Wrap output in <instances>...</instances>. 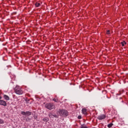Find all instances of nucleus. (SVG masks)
<instances>
[{"mask_svg": "<svg viewBox=\"0 0 128 128\" xmlns=\"http://www.w3.org/2000/svg\"><path fill=\"white\" fill-rule=\"evenodd\" d=\"M116 102L118 104H120V102H124V100H122L121 97H117Z\"/></svg>", "mask_w": 128, "mask_h": 128, "instance_id": "nucleus-5", "label": "nucleus"}, {"mask_svg": "<svg viewBox=\"0 0 128 128\" xmlns=\"http://www.w3.org/2000/svg\"><path fill=\"white\" fill-rule=\"evenodd\" d=\"M57 114L58 116H60L66 118V116H68V112L64 110H59L57 112Z\"/></svg>", "mask_w": 128, "mask_h": 128, "instance_id": "nucleus-1", "label": "nucleus"}, {"mask_svg": "<svg viewBox=\"0 0 128 128\" xmlns=\"http://www.w3.org/2000/svg\"><path fill=\"white\" fill-rule=\"evenodd\" d=\"M114 126V124L112 123L109 124L108 125V128H112Z\"/></svg>", "mask_w": 128, "mask_h": 128, "instance_id": "nucleus-13", "label": "nucleus"}, {"mask_svg": "<svg viewBox=\"0 0 128 128\" xmlns=\"http://www.w3.org/2000/svg\"><path fill=\"white\" fill-rule=\"evenodd\" d=\"M25 102H26V104H28V102H30V100H28L27 98L24 100Z\"/></svg>", "mask_w": 128, "mask_h": 128, "instance_id": "nucleus-19", "label": "nucleus"}, {"mask_svg": "<svg viewBox=\"0 0 128 128\" xmlns=\"http://www.w3.org/2000/svg\"><path fill=\"white\" fill-rule=\"evenodd\" d=\"M110 34V30H108L106 31V34Z\"/></svg>", "mask_w": 128, "mask_h": 128, "instance_id": "nucleus-22", "label": "nucleus"}, {"mask_svg": "<svg viewBox=\"0 0 128 128\" xmlns=\"http://www.w3.org/2000/svg\"><path fill=\"white\" fill-rule=\"evenodd\" d=\"M36 6V8H38V6H40V4L36 2L35 4Z\"/></svg>", "mask_w": 128, "mask_h": 128, "instance_id": "nucleus-14", "label": "nucleus"}, {"mask_svg": "<svg viewBox=\"0 0 128 128\" xmlns=\"http://www.w3.org/2000/svg\"><path fill=\"white\" fill-rule=\"evenodd\" d=\"M43 122H48L50 120V118L48 117H45L42 119Z\"/></svg>", "mask_w": 128, "mask_h": 128, "instance_id": "nucleus-10", "label": "nucleus"}, {"mask_svg": "<svg viewBox=\"0 0 128 128\" xmlns=\"http://www.w3.org/2000/svg\"><path fill=\"white\" fill-rule=\"evenodd\" d=\"M52 116H54V118H58V116L56 115V114H52Z\"/></svg>", "mask_w": 128, "mask_h": 128, "instance_id": "nucleus-15", "label": "nucleus"}, {"mask_svg": "<svg viewBox=\"0 0 128 128\" xmlns=\"http://www.w3.org/2000/svg\"><path fill=\"white\" fill-rule=\"evenodd\" d=\"M0 105L3 106H6V102L4 100H0Z\"/></svg>", "mask_w": 128, "mask_h": 128, "instance_id": "nucleus-7", "label": "nucleus"}, {"mask_svg": "<svg viewBox=\"0 0 128 128\" xmlns=\"http://www.w3.org/2000/svg\"><path fill=\"white\" fill-rule=\"evenodd\" d=\"M106 118V115L102 114V115L98 116L97 118H98V120H104V118Z\"/></svg>", "mask_w": 128, "mask_h": 128, "instance_id": "nucleus-6", "label": "nucleus"}, {"mask_svg": "<svg viewBox=\"0 0 128 128\" xmlns=\"http://www.w3.org/2000/svg\"><path fill=\"white\" fill-rule=\"evenodd\" d=\"M108 98V96H106V94H102V98Z\"/></svg>", "mask_w": 128, "mask_h": 128, "instance_id": "nucleus-16", "label": "nucleus"}, {"mask_svg": "<svg viewBox=\"0 0 128 128\" xmlns=\"http://www.w3.org/2000/svg\"><path fill=\"white\" fill-rule=\"evenodd\" d=\"M48 116H49V118H54V117H52V112H50V113H49V114H48Z\"/></svg>", "mask_w": 128, "mask_h": 128, "instance_id": "nucleus-11", "label": "nucleus"}, {"mask_svg": "<svg viewBox=\"0 0 128 128\" xmlns=\"http://www.w3.org/2000/svg\"><path fill=\"white\" fill-rule=\"evenodd\" d=\"M14 92L16 94H22V90L20 88V86H16L15 88H14Z\"/></svg>", "mask_w": 128, "mask_h": 128, "instance_id": "nucleus-2", "label": "nucleus"}, {"mask_svg": "<svg viewBox=\"0 0 128 128\" xmlns=\"http://www.w3.org/2000/svg\"><path fill=\"white\" fill-rule=\"evenodd\" d=\"M121 44L122 45V46H124V44H126V42L124 41L123 42H121Z\"/></svg>", "mask_w": 128, "mask_h": 128, "instance_id": "nucleus-12", "label": "nucleus"}, {"mask_svg": "<svg viewBox=\"0 0 128 128\" xmlns=\"http://www.w3.org/2000/svg\"><path fill=\"white\" fill-rule=\"evenodd\" d=\"M34 118L35 120H38V116H34Z\"/></svg>", "mask_w": 128, "mask_h": 128, "instance_id": "nucleus-24", "label": "nucleus"}, {"mask_svg": "<svg viewBox=\"0 0 128 128\" xmlns=\"http://www.w3.org/2000/svg\"><path fill=\"white\" fill-rule=\"evenodd\" d=\"M80 128H88V126H84V125H81Z\"/></svg>", "mask_w": 128, "mask_h": 128, "instance_id": "nucleus-21", "label": "nucleus"}, {"mask_svg": "<svg viewBox=\"0 0 128 128\" xmlns=\"http://www.w3.org/2000/svg\"><path fill=\"white\" fill-rule=\"evenodd\" d=\"M3 98L6 100H10V97L6 94H4L3 96Z\"/></svg>", "mask_w": 128, "mask_h": 128, "instance_id": "nucleus-8", "label": "nucleus"}, {"mask_svg": "<svg viewBox=\"0 0 128 128\" xmlns=\"http://www.w3.org/2000/svg\"><path fill=\"white\" fill-rule=\"evenodd\" d=\"M53 100H54V102H58V99L55 98L53 99Z\"/></svg>", "mask_w": 128, "mask_h": 128, "instance_id": "nucleus-17", "label": "nucleus"}, {"mask_svg": "<svg viewBox=\"0 0 128 128\" xmlns=\"http://www.w3.org/2000/svg\"><path fill=\"white\" fill-rule=\"evenodd\" d=\"M0 124H4V121L0 119Z\"/></svg>", "mask_w": 128, "mask_h": 128, "instance_id": "nucleus-23", "label": "nucleus"}, {"mask_svg": "<svg viewBox=\"0 0 128 128\" xmlns=\"http://www.w3.org/2000/svg\"><path fill=\"white\" fill-rule=\"evenodd\" d=\"M45 108H48V110H54V105L51 103L46 104H45Z\"/></svg>", "mask_w": 128, "mask_h": 128, "instance_id": "nucleus-3", "label": "nucleus"}, {"mask_svg": "<svg viewBox=\"0 0 128 128\" xmlns=\"http://www.w3.org/2000/svg\"><path fill=\"white\" fill-rule=\"evenodd\" d=\"M26 122H28L30 120V118L27 117L26 118Z\"/></svg>", "mask_w": 128, "mask_h": 128, "instance_id": "nucleus-18", "label": "nucleus"}, {"mask_svg": "<svg viewBox=\"0 0 128 128\" xmlns=\"http://www.w3.org/2000/svg\"><path fill=\"white\" fill-rule=\"evenodd\" d=\"M21 114H22V116H32V112L30 111H27L26 112L22 111L21 112Z\"/></svg>", "mask_w": 128, "mask_h": 128, "instance_id": "nucleus-4", "label": "nucleus"}, {"mask_svg": "<svg viewBox=\"0 0 128 128\" xmlns=\"http://www.w3.org/2000/svg\"><path fill=\"white\" fill-rule=\"evenodd\" d=\"M82 114H86V109L84 108L82 109Z\"/></svg>", "mask_w": 128, "mask_h": 128, "instance_id": "nucleus-9", "label": "nucleus"}, {"mask_svg": "<svg viewBox=\"0 0 128 128\" xmlns=\"http://www.w3.org/2000/svg\"><path fill=\"white\" fill-rule=\"evenodd\" d=\"M78 120H80L82 118V116L80 115L78 116Z\"/></svg>", "mask_w": 128, "mask_h": 128, "instance_id": "nucleus-20", "label": "nucleus"}]
</instances>
